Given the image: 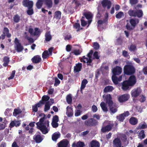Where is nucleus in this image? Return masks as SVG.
I'll use <instances>...</instances> for the list:
<instances>
[{"label":"nucleus","instance_id":"13d9d810","mask_svg":"<svg viewBox=\"0 0 147 147\" xmlns=\"http://www.w3.org/2000/svg\"><path fill=\"white\" fill-rule=\"evenodd\" d=\"M82 112L80 110H77L75 111V116L76 117H78L80 115Z\"/></svg>","mask_w":147,"mask_h":147},{"label":"nucleus","instance_id":"c9c22d12","mask_svg":"<svg viewBox=\"0 0 147 147\" xmlns=\"http://www.w3.org/2000/svg\"><path fill=\"white\" fill-rule=\"evenodd\" d=\"M112 79L113 83L115 85H117L118 83V77L116 75H113L112 76Z\"/></svg>","mask_w":147,"mask_h":147},{"label":"nucleus","instance_id":"5fc2aeb1","mask_svg":"<svg viewBox=\"0 0 147 147\" xmlns=\"http://www.w3.org/2000/svg\"><path fill=\"white\" fill-rule=\"evenodd\" d=\"M35 31L34 32L33 36H37L40 34V31L38 28H36L34 29Z\"/></svg>","mask_w":147,"mask_h":147},{"label":"nucleus","instance_id":"6ab92c4d","mask_svg":"<svg viewBox=\"0 0 147 147\" xmlns=\"http://www.w3.org/2000/svg\"><path fill=\"white\" fill-rule=\"evenodd\" d=\"M122 145L121 141L118 138L115 139L113 141V146L114 147H121Z\"/></svg>","mask_w":147,"mask_h":147},{"label":"nucleus","instance_id":"f8f14e48","mask_svg":"<svg viewBox=\"0 0 147 147\" xmlns=\"http://www.w3.org/2000/svg\"><path fill=\"white\" fill-rule=\"evenodd\" d=\"M69 142L67 139H63L57 144L58 147H68Z\"/></svg>","mask_w":147,"mask_h":147},{"label":"nucleus","instance_id":"cd10ccee","mask_svg":"<svg viewBox=\"0 0 147 147\" xmlns=\"http://www.w3.org/2000/svg\"><path fill=\"white\" fill-rule=\"evenodd\" d=\"M114 90V88L111 86H106L104 89V92L107 93L112 92Z\"/></svg>","mask_w":147,"mask_h":147},{"label":"nucleus","instance_id":"37998d69","mask_svg":"<svg viewBox=\"0 0 147 147\" xmlns=\"http://www.w3.org/2000/svg\"><path fill=\"white\" fill-rule=\"evenodd\" d=\"M66 101L68 104H71L72 102V98L70 94L68 95L66 97Z\"/></svg>","mask_w":147,"mask_h":147},{"label":"nucleus","instance_id":"0e129e2a","mask_svg":"<svg viewBox=\"0 0 147 147\" xmlns=\"http://www.w3.org/2000/svg\"><path fill=\"white\" fill-rule=\"evenodd\" d=\"M38 110V107L35 104L32 106V111L33 112H36Z\"/></svg>","mask_w":147,"mask_h":147},{"label":"nucleus","instance_id":"338daca9","mask_svg":"<svg viewBox=\"0 0 147 147\" xmlns=\"http://www.w3.org/2000/svg\"><path fill=\"white\" fill-rule=\"evenodd\" d=\"M60 83V81L57 78H55L54 85L57 86Z\"/></svg>","mask_w":147,"mask_h":147},{"label":"nucleus","instance_id":"2f4dec72","mask_svg":"<svg viewBox=\"0 0 147 147\" xmlns=\"http://www.w3.org/2000/svg\"><path fill=\"white\" fill-rule=\"evenodd\" d=\"M91 147H99L100 144L99 142L95 140H92L90 143Z\"/></svg>","mask_w":147,"mask_h":147},{"label":"nucleus","instance_id":"f03ea898","mask_svg":"<svg viewBox=\"0 0 147 147\" xmlns=\"http://www.w3.org/2000/svg\"><path fill=\"white\" fill-rule=\"evenodd\" d=\"M139 20L137 18L130 19L129 22L131 25L129 23H127L126 26V29L129 30H133L139 23Z\"/></svg>","mask_w":147,"mask_h":147},{"label":"nucleus","instance_id":"603ef678","mask_svg":"<svg viewBox=\"0 0 147 147\" xmlns=\"http://www.w3.org/2000/svg\"><path fill=\"white\" fill-rule=\"evenodd\" d=\"M139 129H144L147 128V124L145 122H144L142 124L140 125L139 126Z\"/></svg>","mask_w":147,"mask_h":147},{"label":"nucleus","instance_id":"9b49d317","mask_svg":"<svg viewBox=\"0 0 147 147\" xmlns=\"http://www.w3.org/2000/svg\"><path fill=\"white\" fill-rule=\"evenodd\" d=\"M92 58H88L86 57L85 56H82L80 59L81 62H83L84 63H87V65L90 66H92L91 63L92 62Z\"/></svg>","mask_w":147,"mask_h":147},{"label":"nucleus","instance_id":"a18cd8bd","mask_svg":"<svg viewBox=\"0 0 147 147\" xmlns=\"http://www.w3.org/2000/svg\"><path fill=\"white\" fill-rule=\"evenodd\" d=\"M50 99V97L49 96L47 95H44L42 97V99L41 100L42 101V102L45 103V102L48 101Z\"/></svg>","mask_w":147,"mask_h":147},{"label":"nucleus","instance_id":"7c9ffc66","mask_svg":"<svg viewBox=\"0 0 147 147\" xmlns=\"http://www.w3.org/2000/svg\"><path fill=\"white\" fill-rule=\"evenodd\" d=\"M88 83V81L86 79H84L82 81L80 87V91L81 92H82L83 89H84L85 88L86 85Z\"/></svg>","mask_w":147,"mask_h":147},{"label":"nucleus","instance_id":"680f3d73","mask_svg":"<svg viewBox=\"0 0 147 147\" xmlns=\"http://www.w3.org/2000/svg\"><path fill=\"white\" fill-rule=\"evenodd\" d=\"M59 119L58 116L57 115H55L53 117L52 121L58 122L59 121Z\"/></svg>","mask_w":147,"mask_h":147},{"label":"nucleus","instance_id":"1a4fd4ad","mask_svg":"<svg viewBox=\"0 0 147 147\" xmlns=\"http://www.w3.org/2000/svg\"><path fill=\"white\" fill-rule=\"evenodd\" d=\"M126 80L132 87L135 85L137 82L136 78L134 75L131 76Z\"/></svg>","mask_w":147,"mask_h":147},{"label":"nucleus","instance_id":"7ed1b4c3","mask_svg":"<svg viewBox=\"0 0 147 147\" xmlns=\"http://www.w3.org/2000/svg\"><path fill=\"white\" fill-rule=\"evenodd\" d=\"M123 70L124 74L127 75H132L135 72V68L131 65L128 64L125 65L124 67Z\"/></svg>","mask_w":147,"mask_h":147},{"label":"nucleus","instance_id":"473e14b6","mask_svg":"<svg viewBox=\"0 0 147 147\" xmlns=\"http://www.w3.org/2000/svg\"><path fill=\"white\" fill-rule=\"evenodd\" d=\"M127 137L125 134H123L121 138V140L125 144V146H126L129 143L128 141L127 140Z\"/></svg>","mask_w":147,"mask_h":147},{"label":"nucleus","instance_id":"4c0bfd02","mask_svg":"<svg viewBox=\"0 0 147 147\" xmlns=\"http://www.w3.org/2000/svg\"><path fill=\"white\" fill-rule=\"evenodd\" d=\"M61 16V12L60 11H56L54 16V18L57 19H60Z\"/></svg>","mask_w":147,"mask_h":147},{"label":"nucleus","instance_id":"9d476101","mask_svg":"<svg viewBox=\"0 0 147 147\" xmlns=\"http://www.w3.org/2000/svg\"><path fill=\"white\" fill-rule=\"evenodd\" d=\"M130 98L129 94H125L119 96L118 100L120 102H123L128 100Z\"/></svg>","mask_w":147,"mask_h":147},{"label":"nucleus","instance_id":"2eb2a0df","mask_svg":"<svg viewBox=\"0 0 147 147\" xmlns=\"http://www.w3.org/2000/svg\"><path fill=\"white\" fill-rule=\"evenodd\" d=\"M101 3L104 8H105L107 7V9L110 8L112 5L111 1L109 0H103Z\"/></svg>","mask_w":147,"mask_h":147},{"label":"nucleus","instance_id":"c03bdc74","mask_svg":"<svg viewBox=\"0 0 147 147\" xmlns=\"http://www.w3.org/2000/svg\"><path fill=\"white\" fill-rule=\"evenodd\" d=\"M124 15V13L123 12L120 11L116 15L115 17L117 19H120L123 17Z\"/></svg>","mask_w":147,"mask_h":147},{"label":"nucleus","instance_id":"58836bf2","mask_svg":"<svg viewBox=\"0 0 147 147\" xmlns=\"http://www.w3.org/2000/svg\"><path fill=\"white\" fill-rule=\"evenodd\" d=\"M136 10H134L132 9L129 10L128 13L129 15L131 17H134L135 16V12Z\"/></svg>","mask_w":147,"mask_h":147},{"label":"nucleus","instance_id":"4468645a","mask_svg":"<svg viewBox=\"0 0 147 147\" xmlns=\"http://www.w3.org/2000/svg\"><path fill=\"white\" fill-rule=\"evenodd\" d=\"M132 87L129 84L127 81H124L122 83V89L124 91H127L130 90Z\"/></svg>","mask_w":147,"mask_h":147},{"label":"nucleus","instance_id":"bb28decb","mask_svg":"<svg viewBox=\"0 0 147 147\" xmlns=\"http://www.w3.org/2000/svg\"><path fill=\"white\" fill-rule=\"evenodd\" d=\"M3 33V34L5 35L8 38H10L11 36V34L9 33V30L7 28H4Z\"/></svg>","mask_w":147,"mask_h":147},{"label":"nucleus","instance_id":"dca6fc26","mask_svg":"<svg viewBox=\"0 0 147 147\" xmlns=\"http://www.w3.org/2000/svg\"><path fill=\"white\" fill-rule=\"evenodd\" d=\"M129 114V112L127 111L117 116L116 118L119 121L123 122L124 119L125 117L128 116Z\"/></svg>","mask_w":147,"mask_h":147},{"label":"nucleus","instance_id":"5701e85b","mask_svg":"<svg viewBox=\"0 0 147 147\" xmlns=\"http://www.w3.org/2000/svg\"><path fill=\"white\" fill-rule=\"evenodd\" d=\"M84 142L79 141L77 143L74 142L72 145V147H84Z\"/></svg>","mask_w":147,"mask_h":147},{"label":"nucleus","instance_id":"f257e3e1","mask_svg":"<svg viewBox=\"0 0 147 147\" xmlns=\"http://www.w3.org/2000/svg\"><path fill=\"white\" fill-rule=\"evenodd\" d=\"M105 102L108 105L109 110L111 113L114 114L117 111V106L113 105V102L112 100V97L110 94L107 95L105 97Z\"/></svg>","mask_w":147,"mask_h":147},{"label":"nucleus","instance_id":"79ce46f5","mask_svg":"<svg viewBox=\"0 0 147 147\" xmlns=\"http://www.w3.org/2000/svg\"><path fill=\"white\" fill-rule=\"evenodd\" d=\"M22 111L20 109H14L13 112V115L14 116H16L18 115L21 113Z\"/></svg>","mask_w":147,"mask_h":147},{"label":"nucleus","instance_id":"bf43d9fd","mask_svg":"<svg viewBox=\"0 0 147 147\" xmlns=\"http://www.w3.org/2000/svg\"><path fill=\"white\" fill-rule=\"evenodd\" d=\"M15 72V70H13L12 71L11 76L8 78V79L9 80L12 79L14 77Z\"/></svg>","mask_w":147,"mask_h":147},{"label":"nucleus","instance_id":"423d86ee","mask_svg":"<svg viewBox=\"0 0 147 147\" xmlns=\"http://www.w3.org/2000/svg\"><path fill=\"white\" fill-rule=\"evenodd\" d=\"M98 122L93 118H90L84 122L85 125L88 127L95 126L98 124Z\"/></svg>","mask_w":147,"mask_h":147},{"label":"nucleus","instance_id":"774afa93","mask_svg":"<svg viewBox=\"0 0 147 147\" xmlns=\"http://www.w3.org/2000/svg\"><path fill=\"white\" fill-rule=\"evenodd\" d=\"M93 53V51L92 50H90V52L87 54V56L88 58H92V56Z\"/></svg>","mask_w":147,"mask_h":147},{"label":"nucleus","instance_id":"a878e982","mask_svg":"<svg viewBox=\"0 0 147 147\" xmlns=\"http://www.w3.org/2000/svg\"><path fill=\"white\" fill-rule=\"evenodd\" d=\"M3 66L6 67L7 66L9 62V58L7 56H5L3 58Z\"/></svg>","mask_w":147,"mask_h":147},{"label":"nucleus","instance_id":"69168bd1","mask_svg":"<svg viewBox=\"0 0 147 147\" xmlns=\"http://www.w3.org/2000/svg\"><path fill=\"white\" fill-rule=\"evenodd\" d=\"M138 2V0H129V3L132 5L136 4Z\"/></svg>","mask_w":147,"mask_h":147},{"label":"nucleus","instance_id":"864d4df0","mask_svg":"<svg viewBox=\"0 0 147 147\" xmlns=\"http://www.w3.org/2000/svg\"><path fill=\"white\" fill-rule=\"evenodd\" d=\"M93 47L96 50L100 48V45L97 42H95L93 43Z\"/></svg>","mask_w":147,"mask_h":147},{"label":"nucleus","instance_id":"393cba45","mask_svg":"<svg viewBox=\"0 0 147 147\" xmlns=\"http://www.w3.org/2000/svg\"><path fill=\"white\" fill-rule=\"evenodd\" d=\"M143 15V12L142 10L139 9L136 10L135 17H137L138 18H140L142 17Z\"/></svg>","mask_w":147,"mask_h":147},{"label":"nucleus","instance_id":"a211bd4d","mask_svg":"<svg viewBox=\"0 0 147 147\" xmlns=\"http://www.w3.org/2000/svg\"><path fill=\"white\" fill-rule=\"evenodd\" d=\"M39 134H36L33 136L34 140L37 143H39L41 142L43 140V138L40 135V133L39 132Z\"/></svg>","mask_w":147,"mask_h":147},{"label":"nucleus","instance_id":"8fccbe9b","mask_svg":"<svg viewBox=\"0 0 147 147\" xmlns=\"http://www.w3.org/2000/svg\"><path fill=\"white\" fill-rule=\"evenodd\" d=\"M123 43V40L121 37L118 38L116 40V43L117 45H121Z\"/></svg>","mask_w":147,"mask_h":147},{"label":"nucleus","instance_id":"412c9836","mask_svg":"<svg viewBox=\"0 0 147 147\" xmlns=\"http://www.w3.org/2000/svg\"><path fill=\"white\" fill-rule=\"evenodd\" d=\"M61 136V134L59 132H56L53 133L52 136V139L53 141H56Z\"/></svg>","mask_w":147,"mask_h":147},{"label":"nucleus","instance_id":"20e7f679","mask_svg":"<svg viewBox=\"0 0 147 147\" xmlns=\"http://www.w3.org/2000/svg\"><path fill=\"white\" fill-rule=\"evenodd\" d=\"M114 124L111 121H108L107 125L103 126L101 129V131L102 133H105L111 131L114 126Z\"/></svg>","mask_w":147,"mask_h":147},{"label":"nucleus","instance_id":"4d7b16f0","mask_svg":"<svg viewBox=\"0 0 147 147\" xmlns=\"http://www.w3.org/2000/svg\"><path fill=\"white\" fill-rule=\"evenodd\" d=\"M93 59H99L100 57L98 55V52L97 51L95 52L93 54Z\"/></svg>","mask_w":147,"mask_h":147},{"label":"nucleus","instance_id":"c756f323","mask_svg":"<svg viewBox=\"0 0 147 147\" xmlns=\"http://www.w3.org/2000/svg\"><path fill=\"white\" fill-rule=\"evenodd\" d=\"M129 122L131 125H135L138 123V120L136 118L131 117L129 120Z\"/></svg>","mask_w":147,"mask_h":147},{"label":"nucleus","instance_id":"0eeeda50","mask_svg":"<svg viewBox=\"0 0 147 147\" xmlns=\"http://www.w3.org/2000/svg\"><path fill=\"white\" fill-rule=\"evenodd\" d=\"M14 43L15 44L14 49L18 52H20L23 50V46L17 38H15Z\"/></svg>","mask_w":147,"mask_h":147},{"label":"nucleus","instance_id":"e2e57ef3","mask_svg":"<svg viewBox=\"0 0 147 147\" xmlns=\"http://www.w3.org/2000/svg\"><path fill=\"white\" fill-rule=\"evenodd\" d=\"M51 125L53 128H56L59 126V124L57 122H53L51 123Z\"/></svg>","mask_w":147,"mask_h":147},{"label":"nucleus","instance_id":"b1692460","mask_svg":"<svg viewBox=\"0 0 147 147\" xmlns=\"http://www.w3.org/2000/svg\"><path fill=\"white\" fill-rule=\"evenodd\" d=\"M82 67V64L81 63H78L76 64V66L74 68V71L76 72H79L81 71Z\"/></svg>","mask_w":147,"mask_h":147},{"label":"nucleus","instance_id":"ea45409f","mask_svg":"<svg viewBox=\"0 0 147 147\" xmlns=\"http://www.w3.org/2000/svg\"><path fill=\"white\" fill-rule=\"evenodd\" d=\"M49 56V54L47 50L45 51L42 53V57L43 59H46Z\"/></svg>","mask_w":147,"mask_h":147},{"label":"nucleus","instance_id":"4be33fe9","mask_svg":"<svg viewBox=\"0 0 147 147\" xmlns=\"http://www.w3.org/2000/svg\"><path fill=\"white\" fill-rule=\"evenodd\" d=\"M43 3L48 8H50L52 6L53 3L52 0H42Z\"/></svg>","mask_w":147,"mask_h":147},{"label":"nucleus","instance_id":"a19ab883","mask_svg":"<svg viewBox=\"0 0 147 147\" xmlns=\"http://www.w3.org/2000/svg\"><path fill=\"white\" fill-rule=\"evenodd\" d=\"M138 136L140 139L144 138L145 136L144 131L143 130H141Z\"/></svg>","mask_w":147,"mask_h":147},{"label":"nucleus","instance_id":"052dcab7","mask_svg":"<svg viewBox=\"0 0 147 147\" xmlns=\"http://www.w3.org/2000/svg\"><path fill=\"white\" fill-rule=\"evenodd\" d=\"M81 53V51L79 50H75L73 51V52H72V53H73L75 55H80Z\"/></svg>","mask_w":147,"mask_h":147},{"label":"nucleus","instance_id":"6e6d98bb","mask_svg":"<svg viewBox=\"0 0 147 147\" xmlns=\"http://www.w3.org/2000/svg\"><path fill=\"white\" fill-rule=\"evenodd\" d=\"M84 15L87 19L91 18L92 17V16L91 14L87 13H85L84 14Z\"/></svg>","mask_w":147,"mask_h":147},{"label":"nucleus","instance_id":"39448f33","mask_svg":"<svg viewBox=\"0 0 147 147\" xmlns=\"http://www.w3.org/2000/svg\"><path fill=\"white\" fill-rule=\"evenodd\" d=\"M49 122L48 120L45 121V123L43 125L39 126V129L43 134H46L48 132L49 130L46 127L49 126Z\"/></svg>","mask_w":147,"mask_h":147},{"label":"nucleus","instance_id":"de8ad7c7","mask_svg":"<svg viewBox=\"0 0 147 147\" xmlns=\"http://www.w3.org/2000/svg\"><path fill=\"white\" fill-rule=\"evenodd\" d=\"M47 118V117L46 115H44V117H42L39 120L40 123H39V125H43L45 123V120Z\"/></svg>","mask_w":147,"mask_h":147},{"label":"nucleus","instance_id":"f704fd0d","mask_svg":"<svg viewBox=\"0 0 147 147\" xmlns=\"http://www.w3.org/2000/svg\"><path fill=\"white\" fill-rule=\"evenodd\" d=\"M42 0H38L36 3V6L38 9H40L43 4Z\"/></svg>","mask_w":147,"mask_h":147},{"label":"nucleus","instance_id":"ddd939ff","mask_svg":"<svg viewBox=\"0 0 147 147\" xmlns=\"http://www.w3.org/2000/svg\"><path fill=\"white\" fill-rule=\"evenodd\" d=\"M22 3L24 7L30 8L33 7L34 4L33 1L30 0H23Z\"/></svg>","mask_w":147,"mask_h":147},{"label":"nucleus","instance_id":"c85d7f7f","mask_svg":"<svg viewBox=\"0 0 147 147\" xmlns=\"http://www.w3.org/2000/svg\"><path fill=\"white\" fill-rule=\"evenodd\" d=\"M45 40L47 42L50 41L52 39V36L50 32H46L45 34Z\"/></svg>","mask_w":147,"mask_h":147},{"label":"nucleus","instance_id":"6e6552de","mask_svg":"<svg viewBox=\"0 0 147 147\" xmlns=\"http://www.w3.org/2000/svg\"><path fill=\"white\" fill-rule=\"evenodd\" d=\"M142 90L140 87H138L132 90L131 92L132 97L136 98L138 96L141 94Z\"/></svg>","mask_w":147,"mask_h":147},{"label":"nucleus","instance_id":"f3484780","mask_svg":"<svg viewBox=\"0 0 147 147\" xmlns=\"http://www.w3.org/2000/svg\"><path fill=\"white\" fill-rule=\"evenodd\" d=\"M122 68L119 66H116L112 69L113 75H119L121 74L122 72Z\"/></svg>","mask_w":147,"mask_h":147},{"label":"nucleus","instance_id":"72a5a7b5","mask_svg":"<svg viewBox=\"0 0 147 147\" xmlns=\"http://www.w3.org/2000/svg\"><path fill=\"white\" fill-rule=\"evenodd\" d=\"M100 106L104 112H106L108 111L106 105L104 102H101L100 104Z\"/></svg>","mask_w":147,"mask_h":147},{"label":"nucleus","instance_id":"09e8293b","mask_svg":"<svg viewBox=\"0 0 147 147\" xmlns=\"http://www.w3.org/2000/svg\"><path fill=\"white\" fill-rule=\"evenodd\" d=\"M50 106L49 102V101L47 102L45 105L44 111H46L49 110L50 108Z\"/></svg>","mask_w":147,"mask_h":147},{"label":"nucleus","instance_id":"e433bc0d","mask_svg":"<svg viewBox=\"0 0 147 147\" xmlns=\"http://www.w3.org/2000/svg\"><path fill=\"white\" fill-rule=\"evenodd\" d=\"M14 22L16 23L19 22L20 20V17L18 14L15 15L13 17Z\"/></svg>","mask_w":147,"mask_h":147},{"label":"nucleus","instance_id":"3c124183","mask_svg":"<svg viewBox=\"0 0 147 147\" xmlns=\"http://www.w3.org/2000/svg\"><path fill=\"white\" fill-rule=\"evenodd\" d=\"M74 26L75 28L77 29V32L79 31L80 30L82 29V28H80V25L79 23H75L74 25Z\"/></svg>","mask_w":147,"mask_h":147},{"label":"nucleus","instance_id":"aec40b11","mask_svg":"<svg viewBox=\"0 0 147 147\" xmlns=\"http://www.w3.org/2000/svg\"><path fill=\"white\" fill-rule=\"evenodd\" d=\"M32 62L34 63H37L40 62L41 61V59L40 56L38 55L34 56L31 59Z\"/></svg>","mask_w":147,"mask_h":147},{"label":"nucleus","instance_id":"49530a36","mask_svg":"<svg viewBox=\"0 0 147 147\" xmlns=\"http://www.w3.org/2000/svg\"><path fill=\"white\" fill-rule=\"evenodd\" d=\"M27 14L29 15H32L34 13L33 7L30 8H28V10L27 11Z\"/></svg>","mask_w":147,"mask_h":147}]
</instances>
